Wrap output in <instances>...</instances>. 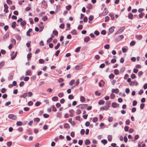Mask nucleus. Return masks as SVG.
Listing matches in <instances>:
<instances>
[{
  "label": "nucleus",
  "instance_id": "19",
  "mask_svg": "<svg viewBox=\"0 0 147 147\" xmlns=\"http://www.w3.org/2000/svg\"><path fill=\"white\" fill-rule=\"evenodd\" d=\"M90 40V38L89 37H86L84 38V40L85 42H88Z\"/></svg>",
  "mask_w": 147,
  "mask_h": 147
},
{
  "label": "nucleus",
  "instance_id": "17",
  "mask_svg": "<svg viewBox=\"0 0 147 147\" xmlns=\"http://www.w3.org/2000/svg\"><path fill=\"white\" fill-rule=\"evenodd\" d=\"M117 106V104L116 102H113L112 104V106L113 108H116Z\"/></svg>",
  "mask_w": 147,
  "mask_h": 147
},
{
  "label": "nucleus",
  "instance_id": "46",
  "mask_svg": "<svg viewBox=\"0 0 147 147\" xmlns=\"http://www.w3.org/2000/svg\"><path fill=\"white\" fill-rule=\"evenodd\" d=\"M98 120V118L96 117H94L93 118L92 121L93 122L95 123Z\"/></svg>",
  "mask_w": 147,
  "mask_h": 147
},
{
  "label": "nucleus",
  "instance_id": "13",
  "mask_svg": "<svg viewBox=\"0 0 147 147\" xmlns=\"http://www.w3.org/2000/svg\"><path fill=\"white\" fill-rule=\"evenodd\" d=\"M32 57V54L31 53L28 54L27 55V57L28 61L30 60V59Z\"/></svg>",
  "mask_w": 147,
  "mask_h": 147
},
{
  "label": "nucleus",
  "instance_id": "33",
  "mask_svg": "<svg viewBox=\"0 0 147 147\" xmlns=\"http://www.w3.org/2000/svg\"><path fill=\"white\" fill-rule=\"evenodd\" d=\"M17 54V52H16L14 55L11 57V59L12 60H13L16 57Z\"/></svg>",
  "mask_w": 147,
  "mask_h": 147
},
{
  "label": "nucleus",
  "instance_id": "38",
  "mask_svg": "<svg viewBox=\"0 0 147 147\" xmlns=\"http://www.w3.org/2000/svg\"><path fill=\"white\" fill-rule=\"evenodd\" d=\"M108 139L109 141H111L112 140V137L111 136L108 135Z\"/></svg>",
  "mask_w": 147,
  "mask_h": 147
},
{
  "label": "nucleus",
  "instance_id": "42",
  "mask_svg": "<svg viewBox=\"0 0 147 147\" xmlns=\"http://www.w3.org/2000/svg\"><path fill=\"white\" fill-rule=\"evenodd\" d=\"M12 143L10 141L7 142V146L10 147L12 145Z\"/></svg>",
  "mask_w": 147,
  "mask_h": 147
},
{
  "label": "nucleus",
  "instance_id": "60",
  "mask_svg": "<svg viewBox=\"0 0 147 147\" xmlns=\"http://www.w3.org/2000/svg\"><path fill=\"white\" fill-rule=\"evenodd\" d=\"M129 127L128 126H125L124 127V130L125 131H127L129 129Z\"/></svg>",
  "mask_w": 147,
  "mask_h": 147
},
{
  "label": "nucleus",
  "instance_id": "44",
  "mask_svg": "<svg viewBox=\"0 0 147 147\" xmlns=\"http://www.w3.org/2000/svg\"><path fill=\"white\" fill-rule=\"evenodd\" d=\"M113 118L112 117H109L108 118V121L109 122H111L113 120Z\"/></svg>",
  "mask_w": 147,
  "mask_h": 147
},
{
  "label": "nucleus",
  "instance_id": "22",
  "mask_svg": "<svg viewBox=\"0 0 147 147\" xmlns=\"http://www.w3.org/2000/svg\"><path fill=\"white\" fill-rule=\"evenodd\" d=\"M58 98L57 96H54L52 98V100L53 101H57L58 100Z\"/></svg>",
  "mask_w": 147,
  "mask_h": 147
},
{
  "label": "nucleus",
  "instance_id": "16",
  "mask_svg": "<svg viewBox=\"0 0 147 147\" xmlns=\"http://www.w3.org/2000/svg\"><path fill=\"white\" fill-rule=\"evenodd\" d=\"M60 9V6L59 5H57L56 6V9L55 12H57Z\"/></svg>",
  "mask_w": 147,
  "mask_h": 147
},
{
  "label": "nucleus",
  "instance_id": "59",
  "mask_svg": "<svg viewBox=\"0 0 147 147\" xmlns=\"http://www.w3.org/2000/svg\"><path fill=\"white\" fill-rule=\"evenodd\" d=\"M60 28L63 29L64 27V24H61L59 26Z\"/></svg>",
  "mask_w": 147,
  "mask_h": 147
},
{
  "label": "nucleus",
  "instance_id": "32",
  "mask_svg": "<svg viewBox=\"0 0 147 147\" xmlns=\"http://www.w3.org/2000/svg\"><path fill=\"white\" fill-rule=\"evenodd\" d=\"M85 100V98L83 96H82L80 97V101L82 102H84Z\"/></svg>",
  "mask_w": 147,
  "mask_h": 147
},
{
  "label": "nucleus",
  "instance_id": "4",
  "mask_svg": "<svg viewBox=\"0 0 147 147\" xmlns=\"http://www.w3.org/2000/svg\"><path fill=\"white\" fill-rule=\"evenodd\" d=\"M9 33H6L4 36L3 38V41H5L9 38Z\"/></svg>",
  "mask_w": 147,
  "mask_h": 147
},
{
  "label": "nucleus",
  "instance_id": "37",
  "mask_svg": "<svg viewBox=\"0 0 147 147\" xmlns=\"http://www.w3.org/2000/svg\"><path fill=\"white\" fill-rule=\"evenodd\" d=\"M53 34L55 36H57L58 34V32L56 30L53 31Z\"/></svg>",
  "mask_w": 147,
  "mask_h": 147
},
{
  "label": "nucleus",
  "instance_id": "10",
  "mask_svg": "<svg viewBox=\"0 0 147 147\" xmlns=\"http://www.w3.org/2000/svg\"><path fill=\"white\" fill-rule=\"evenodd\" d=\"M112 92L113 93L114 92L116 94H117L119 92V90L117 88L116 89H113L112 90Z\"/></svg>",
  "mask_w": 147,
  "mask_h": 147
},
{
  "label": "nucleus",
  "instance_id": "64",
  "mask_svg": "<svg viewBox=\"0 0 147 147\" xmlns=\"http://www.w3.org/2000/svg\"><path fill=\"white\" fill-rule=\"evenodd\" d=\"M42 4L44 5H45V6H47V3L44 0H43V1H42Z\"/></svg>",
  "mask_w": 147,
  "mask_h": 147
},
{
  "label": "nucleus",
  "instance_id": "11",
  "mask_svg": "<svg viewBox=\"0 0 147 147\" xmlns=\"http://www.w3.org/2000/svg\"><path fill=\"white\" fill-rule=\"evenodd\" d=\"M32 31V29H31V28L29 29L26 32L27 35L28 36H30L31 35L30 34V32H31Z\"/></svg>",
  "mask_w": 147,
  "mask_h": 147
},
{
  "label": "nucleus",
  "instance_id": "1",
  "mask_svg": "<svg viewBox=\"0 0 147 147\" xmlns=\"http://www.w3.org/2000/svg\"><path fill=\"white\" fill-rule=\"evenodd\" d=\"M8 117L9 118L14 120H16L17 118L16 116L12 114L9 115Z\"/></svg>",
  "mask_w": 147,
  "mask_h": 147
},
{
  "label": "nucleus",
  "instance_id": "14",
  "mask_svg": "<svg viewBox=\"0 0 147 147\" xmlns=\"http://www.w3.org/2000/svg\"><path fill=\"white\" fill-rule=\"evenodd\" d=\"M82 65H77L76 66L75 69L76 70H78L82 68Z\"/></svg>",
  "mask_w": 147,
  "mask_h": 147
},
{
  "label": "nucleus",
  "instance_id": "9",
  "mask_svg": "<svg viewBox=\"0 0 147 147\" xmlns=\"http://www.w3.org/2000/svg\"><path fill=\"white\" fill-rule=\"evenodd\" d=\"M32 75V73L30 70H27L26 72V76H31Z\"/></svg>",
  "mask_w": 147,
  "mask_h": 147
},
{
  "label": "nucleus",
  "instance_id": "28",
  "mask_svg": "<svg viewBox=\"0 0 147 147\" xmlns=\"http://www.w3.org/2000/svg\"><path fill=\"white\" fill-rule=\"evenodd\" d=\"M105 103V101L104 100H100L98 104L100 105H103Z\"/></svg>",
  "mask_w": 147,
  "mask_h": 147
},
{
  "label": "nucleus",
  "instance_id": "24",
  "mask_svg": "<svg viewBox=\"0 0 147 147\" xmlns=\"http://www.w3.org/2000/svg\"><path fill=\"white\" fill-rule=\"evenodd\" d=\"M64 95V94L63 93L61 92L59 93L58 94V96L60 98L62 97Z\"/></svg>",
  "mask_w": 147,
  "mask_h": 147
},
{
  "label": "nucleus",
  "instance_id": "7",
  "mask_svg": "<svg viewBox=\"0 0 147 147\" xmlns=\"http://www.w3.org/2000/svg\"><path fill=\"white\" fill-rule=\"evenodd\" d=\"M115 28V27L114 26L111 27L109 29V32L110 34L113 33L114 31Z\"/></svg>",
  "mask_w": 147,
  "mask_h": 147
},
{
  "label": "nucleus",
  "instance_id": "62",
  "mask_svg": "<svg viewBox=\"0 0 147 147\" xmlns=\"http://www.w3.org/2000/svg\"><path fill=\"white\" fill-rule=\"evenodd\" d=\"M30 108L28 107H25L24 108V110L25 111H28L29 110Z\"/></svg>",
  "mask_w": 147,
  "mask_h": 147
},
{
  "label": "nucleus",
  "instance_id": "6",
  "mask_svg": "<svg viewBox=\"0 0 147 147\" xmlns=\"http://www.w3.org/2000/svg\"><path fill=\"white\" fill-rule=\"evenodd\" d=\"M108 13V11L107 9L105 7L104 9V10L102 12V14L104 16H105L106 15H107Z\"/></svg>",
  "mask_w": 147,
  "mask_h": 147
},
{
  "label": "nucleus",
  "instance_id": "20",
  "mask_svg": "<svg viewBox=\"0 0 147 147\" xmlns=\"http://www.w3.org/2000/svg\"><path fill=\"white\" fill-rule=\"evenodd\" d=\"M87 8L89 9H91L92 8V5L91 4H88L87 6Z\"/></svg>",
  "mask_w": 147,
  "mask_h": 147
},
{
  "label": "nucleus",
  "instance_id": "34",
  "mask_svg": "<svg viewBox=\"0 0 147 147\" xmlns=\"http://www.w3.org/2000/svg\"><path fill=\"white\" fill-rule=\"evenodd\" d=\"M22 123L21 121H18L16 123V125L17 126H20L22 125Z\"/></svg>",
  "mask_w": 147,
  "mask_h": 147
},
{
  "label": "nucleus",
  "instance_id": "47",
  "mask_svg": "<svg viewBox=\"0 0 147 147\" xmlns=\"http://www.w3.org/2000/svg\"><path fill=\"white\" fill-rule=\"evenodd\" d=\"M104 48L106 49H108L110 48V46L109 44H107L105 45Z\"/></svg>",
  "mask_w": 147,
  "mask_h": 147
},
{
  "label": "nucleus",
  "instance_id": "3",
  "mask_svg": "<svg viewBox=\"0 0 147 147\" xmlns=\"http://www.w3.org/2000/svg\"><path fill=\"white\" fill-rule=\"evenodd\" d=\"M109 107V105H108L107 106H105L104 107H100V111L107 110L108 109Z\"/></svg>",
  "mask_w": 147,
  "mask_h": 147
},
{
  "label": "nucleus",
  "instance_id": "18",
  "mask_svg": "<svg viewBox=\"0 0 147 147\" xmlns=\"http://www.w3.org/2000/svg\"><path fill=\"white\" fill-rule=\"evenodd\" d=\"M27 96V93H24L23 94L20 96V97L21 98H25Z\"/></svg>",
  "mask_w": 147,
  "mask_h": 147
},
{
  "label": "nucleus",
  "instance_id": "48",
  "mask_svg": "<svg viewBox=\"0 0 147 147\" xmlns=\"http://www.w3.org/2000/svg\"><path fill=\"white\" fill-rule=\"evenodd\" d=\"M145 15L144 13H141L139 15V17L140 18H142Z\"/></svg>",
  "mask_w": 147,
  "mask_h": 147
},
{
  "label": "nucleus",
  "instance_id": "61",
  "mask_svg": "<svg viewBox=\"0 0 147 147\" xmlns=\"http://www.w3.org/2000/svg\"><path fill=\"white\" fill-rule=\"evenodd\" d=\"M52 110H53V111H56L57 110L56 108H55V106H54V105H53L52 106Z\"/></svg>",
  "mask_w": 147,
  "mask_h": 147
},
{
  "label": "nucleus",
  "instance_id": "12",
  "mask_svg": "<svg viewBox=\"0 0 147 147\" xmlns=\"http://www.w3.org/2000/svg\"><path fill=\"white\" fill-rule=\"evenodd\" d=\"M63 127L65 128H69L70 127L69 125L67 123H64L63 125Z\"/></svg>",
  "mask_w": 147,
  "mask_h": 147
},
{
  "label": "nucleus",
  "instance_id": "45",
  "mask_svg": "<svg viewBox=\"0 0 147 147\" xmlns=\"http://www.w3.org/2000/svg\"><path fill=\"white\" fill-rule=\"evenodd\" d=\"M7 3L9 5H11L12 4V1L10 0H7Z\"/></svg>",
  "mask_w": 147,
  "mask_h": 147
},
{
  "label": "nucleus",
  "instance_id": "52",
  "mask_svg": "<svg viewBox=\"0 0 147 147\" xmlns=\"http://www.w3.org/2000/svg\"><path fill=\"white\" fill-rule=\"evenodd\" d=\"M68 98L70 99H74V96L73 95L70 94L68 96Z\"/></svg>",
  "mask_w": 147,
  "mask_h": 147
},
{
  "label": "nucleus",
  "instance_id": "8",
  "mask_svg": "<svg viewBox=\"0 0 147 147\" xmlns=\"http://www.w3.org/2000/svg\"><path fill=\"white\" fill-rule=\"evenodd\" d=\"M69 112L70 114L69 115V116L71 117H72L74 116V112L73 110V109L70 110L69 111Z\"/></svg>",
  "mask_w": 147,
  "mask_h": 147
},
{
  "label": "nucleus",
  "instance_id": "15",
  "mask_svg": "<svg viewBox=\"0 0 147 147\" xmlns=\"http://www.w3.org/2000/svg\"><path fill=\"white\" fill-rule=\"evenodd\" d=\"M16 22H13L12 23L11 27L13 28H14L16 27Z\"/></svg>",
  "mask_w": 147,
  "mask_h": 147
},
{
  "label": "nucleus",
  "instance_id": "35",
  "mask_svg": "<svg viewBox=\"0 0 147 147\" xmlns=\"http://www.w3.org/2000/svg\"><path fill=\"white\" fill-rule=\"evenodd\" d=\"M60 44L59 43H58L57 45L55 47V49L56 50L60 46Z\"/></svg>",
  "mask_w": 147,
  "mask_h": 147
},
{
  "label": "nucleus",
  "instance_id": "40",
  "mask_svg": "<svg viewBox=\"0 0 147 147\" xmlns=\"http://www.w3.org/2000/svg\"><path fill=\"white\" fill-rule=\"evenodd\" d=\"M41 103L39 101H37L35 103V106L36 107L39 106L41 104Z\"/></svg>",
  "mask_w": 147,
  "mask_h": 147
},
{
  "label": "nucleus",
  "instance_id": "53",
  "mask_svg": "<svg viewBox=\"0 0 147 147\" xmlns=\"http://www.w3.org/2000/svg\"><path fill=\"white\" fill-rule=\"evenodd\" d=\"M24 82H23V81L21 82L19 84V86L20 87H22L24 86Z\"/></svg>",
  "mask_w": 147,
  "mask_h": 147
},
{
  "label": "nucleus",
  "instance_id": "49",
  "mask_svg": "<svg viewBox=\"0 0 147 147\" xmlns=\"http://www.w3.org/2000/svg\"><path fill=\"white\" fill-rule=\"evenodd\" d=\"M135 44V42L134 41H132L130 43V45L131 46H134Z\"/></svg>",
  "mask_w": 147,
  "mask_h": 147
},
{
  "label": "nucleus",
  "instance_id": "36",
  "mask_svg": "<svg viewBox=\"0 0 147 147\" xmlns=\"http://www.w3.org/2000/svg\"><path fill=\"white\" fill-rule=\"evenodd\" d=\"M40 119L38 117L35 118L34 119V121H35L38 122L39 121Z\"/></svg>",
  "mask_w": 147,
  "mask_h": 147
},
{
  "label": "nucleus",
  "instance_id": "31",
  "mask_svg": "<svg viewBox=\"0 0 147 147\" xmlns=\"http://www.w3.org/2000/svg\"><path fill=\"white\" fill-rule=\"evenodd\" d=\"M71 33L73 35H76L77 34L76 31L75 30H72L71 32Z\"/></svg>",
  "mask_w": 147,
  "mask_h": 147
},
{
  "label": "nucleus",
  "instance_id": "56",
  "mask_svg": "<svg viewBox=\"0 0 147 147\" xmlns=\"http://www.w3.org/2000/svg\"><path fill=\"white\" fill-rule=\"evenodd\" d=\"M88 77L87 76H84L83 77L82 79L84 82L86 81Z\"/></svg>",
  "mask_w": 147,
  "mask_h": 147
},
{
  "label": "nucleus",
  "instance_id": "29",
  "mask_svg": "<svg viewBox=\"0 0 147 147\" xmlns=\"http://www.w3.org/2000/svg\"><path fill=\"white\" fill-rule=\"evenodd\" d=\"M26 22L25 21H22L21 23V26H24L26 24Z\"/></svg>",
  "mask_w": 147,
  "mask_h": 147
},
{
  "label": "nucleus",
  "instance_id": "50",
  "mask_svg": "<svg viewBox=\"0 0 147 147\" xmlns=\"http://www.w3.org/2000/svg\"><path fill=\"white\" fill-rule=\"evenodd\" d=\"M75 82V80H72L70 82L69 84L71 86L73 85V84Z\"/></svg>",
  "mask_w": 147,
  "mask_h": 147
},
{
  "label": "nucleus",
  "instance_id": "5",
  "mask_svg": "<svg viewBox=\"0 0 147 147\" xmlns=\"http://www.w3.org/2000/svg\"><path fill=\"white\" fill-rule=\"evenodd\" d=\"M4 11L6 13H7L9 12V11L8 9V7L6 4H5L4 5Z\"/></svg>",
  "mask_w": 147,
  "mask_h": 147
},
{
  "label": "nucleus",
  "instance_id": "30",
  "mask_svg": "<svg viewBox=\"0 0 147 147\" xmlns=\"http://www.w3.org/2000/svg\"><path fill=\"white\" fill-rule=\"evenodd\" d=\"M11 42L13 45H14L16 44V41L14 39L11 40Z\"/></svg>",
  "mask_w": 147,
  "mask_h": 147
},
{
  "label": "nucleus",
  "instance_id": "26",
  "mask_svg": "<svg viewBox=\"0 0 147 147\" xmlns=\"http://www.w3.org/2000/svg\"><path fill=\"white\" fill-rule=\"evenodd\" d=\"M114 72L115 74L116 75H117L119 73V71L117 69H115L114 71Z\"/></svg>",
  "mask_w": 147,
  "mask_h": 147
},
{
  "label": "nucleus",
  "instance_id": "25",
  "mask_svg": "<svg viewBox=\"0 0 147 147\" xmlns=\"http://www.w3.org/2000/svg\"><path fill=\"white\" fill-rule=\"evenodd\" d=\"M57 117L61 118V113H57Z\"/></svg>",
  "mask_w": 147,
  "mask_h": 147
},
{
  "label": "nucleus",
  "instance_id": "27",
  "mask_svg": "<svg viewBox=\"0 0 147 147\" xmlns=\"http://www.w3.org/2000/svg\"><path fill=\"white\" fill-rule=\"evenodd\" d=\"M115 77V75L113 74H111L109 76V78L111 79H113Z\"/></svg>",
  "mask_w": 147,
  "mask_h": 147
},
{
  "label": "nucleus",
  "instance_id": "2",
  "mask_svg": "<svg viewBox=\"0 0 147 147\" xmlns=\"http://www.w3.org/2000/svg\"><path fill=\"white\" fill-rule=\"evenodd\" d=\"M125 28V27H121L116 33L115 34H119L121 33L124 30Z\"/></svg>",
  "mask_w": 147,
  "mask_h": 147
},
{
  "label": "nucleus",
  "instance_id": "51",
  "mask_svg": "<svg viewBox=\"0 0 147 147\" xmlns=\"http://www.w3.org/2000/svg\"><path fill=\"white\" fill-rule=\"evenodd\" d=\"M71 8V6L70 5H68L66 7V9L67 10H69Z\"/></svg>",
  "mask_w": 147,
  "mask_h": 147
},
{
  "label": "nucleus",
  "instance_id": "57",
  "mask_svg": "<svg viewBox=\"0 0 147 147\" xmlns=\"http://www.w3.org/2000/svg\"><path fill=\"white\" fill-rule=\"evenodd\" d=\"M81 113V111L80 109H78L76 111V113L77 114H80Z\"/></svg>",
  "mask_w": 147,
  "mask_h": 147
},
{
  "label": "nucleus",
  "instance_id": "23",
  "mask_svg": "<svg viewBox=\"0 0 147 147\" xmlns=\"http://www.w3.org/2000/svg\"><path fill=\"white\" fill-rule=\"evenodd\" d=\"M128 18L131 19H132L133 17V15L131 13H129L128 15Z\"/></svg>",
  "mask_w": 147,
  "mask_h": 147
},
{
  "label": "nucleus",
  "instance_id": "43",
  "mask_svg": "<svg viewBox=\"0 0 147 147\" xmlns=\"http://www.w3.org/2000/svg\"><path fill=\"white\" fill-rule=\"evenodd\" d=\"M110 97L111 99H113L115 97V96L114 94H112L110 95Z\"/></svg>",
  "mask_w": 147,
  "mask_h": 147
},
{
  "label": "nucleus",
  "instance_id": "41",
  "mask_svg": "<svg viewBox=\"0 0 147 147\" xmlns=\"http://www.w3.org/2000/svg\"><path fill=\"white\" fill-rule=\"evenodd\" d=\"M101 142L102 143L104 144H107V141L105 139L102 140L101 141Z\"/></svg>",
  "mask_w": 147,
  "mask_h": 147
},
{
  "label": "nucleus",
  "instance_id": "54",
  "mask_svg": "<svg viewBox=\"0 0 147 147\" xmlns=\"http://www.w3.org/2000/svg\"><path fill=\"white\" fill-rule=\"evenodd\" d=\"M39 61L40 63H44V61L42 59L39 60Z\"/></svg>",
  "mask_w": 147,
  "mask_h": 147
},
{
  "label": "nucleus",
  "instance_id": "39",
  "mask_svg": "<svg viewBox=\"0 0 147 147\" xmlns=\"http://www.w3.org/2000/svg\"><path fill=\"white\" fill-rule=\"evenodd\" d=\"M135 82H136L137 83V82L136 81H134V82L132 81L130 82L129 84L130 86H132L134 85Z\"/></svg>",
  "mask_w": 147,
  "mask_h": 147
},
{
  "label": "nucleus",
  "instance_id": "58",
  "mask_svg": "<svg viewBox=\"0 0 147 147\" xmlns=\"http://www.w3.org/2000/svg\"><path fill=\"white\" fill-rule=\"evenodd\" d=\"M29 78L28 77L26 76L24 78V80L25 81H27L29 80Z\"/></svg>",
  "mask_w": 147,
  "mask_h": 147
},
{
  "label": "nucleus",
  "instance_id": "63",
  "mask_svg": "<svg viewBox=\"0 0 147 147\" xmlns=\"http://www.w3.org/2000/svg\"><path fill=\"white\" fill-rule=\"evenodd\" d=\"M43 116L45 118H47L49 117V115L47 114H44L43 115Z\"/></svg>",
  "mask_w": 147,
  "mask_h": 147
},
{
  "label": "nucleus",
  "instance_id": "21",
  "mask_svg": "<svg viewBox=\"0 0 147 147\" xmlns=\"http://www.w3.org/2000/svg\"><path fill=\"white\" fill-rule=\"evenodd\" d=\"M90 142V141L89 140L87 139L86 140V141L85 142V144L86 145H88L89 144Z\"/></svg>",
  "mask_w": 147,
  "mask_h": 147
},
{
  "label": "nucleus",
  "instance_id": "55",
  "mask_svg": "<svg viewBox=\"0 0 147 147\" xmlns=\"http://www.w3.org/2000/svg\"><path fill=\"white\" fill-rule=\"evenodd\" d=\"M79 79H78L76 81L75 85L76 86H78V85L79 84Z\"/></svg>",
  "mask_w": 147,
  "mask_h": 147
}]
</instances>
